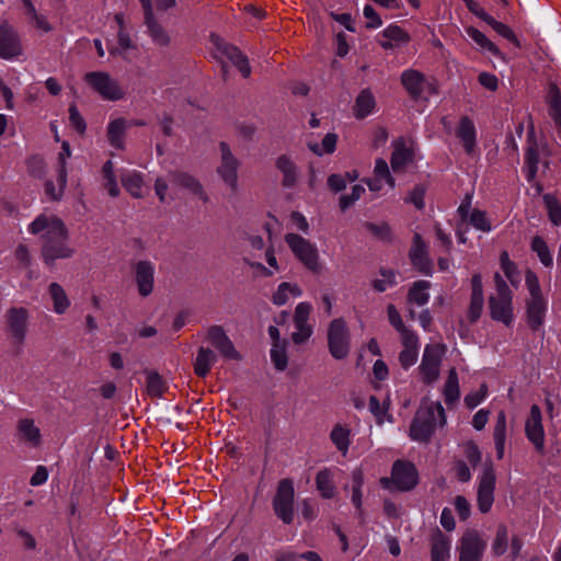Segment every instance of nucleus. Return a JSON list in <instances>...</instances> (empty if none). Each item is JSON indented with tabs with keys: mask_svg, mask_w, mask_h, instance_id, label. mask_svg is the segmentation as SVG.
I'll return each instance as SVG.
<instances>
[{
	"mask_svg": "<svg viewBox=\"0 0 561 561\" xmlns=\"http://www.w3.org/2000/svg\"><path fill=\"white\" fill-rule=\"evenodd\" d=\"M32 234H41V259L53 268L57 260L71 259L76 250L69 244V231L65 222L55 215L37 216L28 226Z\"/></svg>",
	"mask_w": 561,
	"mask_h": 561,
	"instance_id": "nucleus-1",
	"label": "nucleus"
},
{
	"mask_svg": "<svg viewBox=\"0 0 561 561\" xmlns=\"http://www.w3.org/2000/svg\"><path fill=\"white\" fill-rule=\"evenodd\" d=\"M440 426L446 424V414L440 402H423L416 410L410 425L411 439L419 443H430L436 430L437 419Z\"/></svg>",
	"mask_w": 561,
	"mask_h": 561,
	"instance_id": "nucleus-2",
	"label": "nucleus"
},
{
	"mask_svg": "<svg viewBox=\"0 0 561 561\" xmlns=\"http://www.w3.org/2000/svg\"><path fill=\"white\" fill-rule=\"evenodd\" d=\"M400 83L412 101L427 100L428 96L438 94L437 80L426 77L422 71L409 68L400 75Z\"/></svg>",
	"mask_w": 561,
	"mask_h": 561,
	"instance_id": "nucleus-3",
	"label": "nucleus"
},
{
	"mask_svg": "<svg viewBox=\"0 0 561 561\" xmlns=\"http://www.w3.org/2000/svg\"><path fill=\"white\" fill-rule=\"evenodd\" d=\"M209 41L213 45V56L221 64V70L226 75L228 71L224 58L230 60L244 78L251 75V67L248 57L233 44L228 43L216 33H211Z\"/></svg>",
	"mask_w": 561,
	"mask_h": 561,
	"instance_id": "nucleus-4",
	"label": "nucleus"
},
{
	"mask_svg": "<svg viewBox=\"0 0 561 561\" xmlns=\"http://www.w3.org/2000/svg\"><path fill=\"white\" fill-rule=\"evenodd\" d=\"M419 483V472L414 463L408 460L398 459L393 462L390 478H381L380 484L387 490L408 492Z\"/></svg>",
	"mask_w": 561,
	"mask_h": 561,
	"instance_id": "nucleus-5",
	"label": "nucleus"
},
{
	"mask_svg": "<svg viewBox=\"0 0 561 561\" xmlns=\"http://www.w3.org/2000/svg\"><path fill=\"white\" fill-rule=\"evenodd\" d=\"M285 242L295 257L310 272L319 274L322 270L318 248L297 233H286Z\"/></svg>",
	"mask_w": 561,
	"mask_h": 561,
	"instance_id": "nucleus-6",
	"label": "nucleus"
},
{
	"mask_svg": "<svg viewBox=\"0 0 561 561\" xmlns=\"http://www.w3.org/2000/svg\"><path fill=\"white\" fill-rule=\"evenodd\" d=\"M328 348L335 359H344L350 354L351 335L343 318L333 319L328 328Z\"/></svg>",
	"mask_w": 561,
	"mask_h": 561,
	"instance_id": "nucleus-7",
	"label": "nucleus"
},
{
	"mask_svg": "<svg viewBox=\"0 0 561 561\" xmlns=\"http://www.w3.org/2000/svg\"><path fill=\"white\" fill-rule=\"evenodd\" d=\"M294 499L295 489L293 481L290 479H282L278 482L272 504L275 515L287 525L294 522Z\"/></svg>",
	"mask_w": 561,
	"mask_h": 561,
	"instance_id": "nucleus-8",
	"label": "nucleus"
},
{
	"mask_svg": "<svg viewBox=\"0 0 561 561\" xmlns=\"http://www.w3.org/2000/svg\"><path fill=\"white\" fill-rule=\"evenodd\" d=\"M30 312L24 307H10L4 314L5 331L16 346H22L28 329Z\"/></svg>",
	"mask_w": 561,
	"mask_h": 561,
	"instance_id": "nucleus-9",
	"label": "nucleus"
},
{
	"mask_svg": "<svg viewBox=\"0 0 561 561\" xmlns=\"http://www.w3.org/2000/svg\"><path fill=\"white\" fill-rule=\"evenodd\" d=\"M84 80L104 100L119 101L125 96V92L119 85V83L113 78H111V76L107 72H88L84 77Z\"/></svg>",
	"mask_w": 561,
	"mask_h": 561,
	"instance_id": "nucleus-10",
	"label": "nucleus"
},
{
	"mask_svg": "<svg viewBox=\"0 0 561 561\" xmlns=\"http://www.w3.org/2000/svg\"><path fill=\"white\" fill-rule=\"evenodd\" d=\"M525 436L538 455H546V433L542 424V412L537 404L530 407L529 414L526 417Z\"/></svg>",
	"mask_w": 561,
	"mask_h": 561,
	"instance_id": "nucleus-11",
	"label": "nucleus"
},
{
	"mask_svg": "<svg viewBox=\"0 0 561 561\" xmlns=\"http://www.w3.org/2000/svg\"><path fill=\"white\" fill-rule=\"evenodd\" d=\"M496 483V476L491 461H486L480 477L477 502L479 511L483 514L490 512L494 502V490Z\"/></svg>",
	"mask_w": 561,
	"mask_h": 561,
	"instance_id": "nucleus-12",
	"label": "nucleus"
},
{
	"mask_svg": "<svg viewBox=\"0 0 561 561\" xmlns=\"http://www.w3.org/2000/svg\"><path fill=\"white\" fill-rule=\"evenodd\" d=\"M486 548V541L478 530L469 529L460 538L457 547L458 561H481Z\"/></svg>",
	"mask_w": 561,
	"mask_h": 561,
	"instance_id": "nucleus-13",
	"label": "nucleus"
},
{
	"mask_svg": "<svg viewBox=\"0 0 561 561\" xmlns=\"http://www.w3.org/2000/svg\"><path fill=\"white\" fill-rule=\"evenodd\" d=\"M219 151L220 164L217 167V173L232 192H237L240 161L233 156L230 146L225 141L219 144Z\"/></svg>",
	"mask_w": 561,
	"mask_h": 561,
	"instance_id": "nucleus-14",
	"label": "nucleus"
},
{
	"mask_svg": "<svg viewBox=\"0 0 561 561\" xmlns=\"http://www.w3.org/2000/svg\"><path fill=\"white\" fill-rule=\"evenodd\" d=\"M443 350L438 344H427L425 346L421 365L419 366L422 380L425 385H431L439 376V366L442 362Z\"/></svg>",
	"mask_w": 561,
	"mask_h": 561,
	"instance_id": "nucleus-15",
	"label": "nucleus"
},
{
	"mask_svg": "<svg viewBox=\"0 0 561 561\" xmlns=\"http://www.w3.org/2000/svg\"><path fill=\"white\" fill-rule=\"evenodd\" d=\"M22 44L14 27L3 21L0 23V58L13 59L22 55Z\"/></svg>",
	"mask_w": 561,
	"mask_h": 561,
	"instance_id": "nucleus-16",
	"label": "nucleus"
},
{
	"mask_svg": "<svg viewBox=\"0 0 561 561\" xmlns=\"http://www.w3.org/2000/svg\"><path fill=\"white\" fill-rule=\"evenodd\" d=\"M489 308L493 320L510 327L514 319L512 291L491 296L489 298Z\"/></svg>",
	"mask_w": 561,
	"mask_h": 561,
	"instance_id": "nucleus-17",
	"label": "nucleus"
},
{
	"mask_svg": "<svg viewBox=\"0 0 561 561\" xmlns=\"http://www.w3.org/2000/svg\"><path fill=\"white\" fill-rule=\"evenodd\" d=\"M207 340L227 359L240 360L241 355L221 325L214 324L207 330Z\"/></svg>",
	"mask_w": 561,
	"mask_h": 561,
	"instance_id": "nucleus-18",
	"label": "nucleus"
},
{
	"mask_svg": "<svg viewBox=\"0 0 561 561\" xmlns=\"http://www.w3.org/2000/svg\"><path fill=\"white\" fill-rule=\"evenodd\" d=\"M135 282L138 294L141 297H148L153 291L154 267L150 261L141 260L134 265Z\"/></svg>",
	"mask_w": 561,
	"mask_h": 561,
	"instance_id": "nucleus-19",
	"label": "nucleus"
},
{
	"mask_svg": "<svg viewBox=\"0 0 561 561\" xmlns=\"http://www.w3.org/2000/svg\"><path fill=\"white\" fill-rule=\"evenodd\" d=\"M412 265L424 275H432L433 263L428 257L426 243L420 233L413 236V244L409 252Z\"/></svg>",
	"mask_w": 561,
	"mask_h": 561,
	"instance_id": "nucleus-20",
	"label": "nucleus"
},
{
	"mask_svg": "<svg viewBox=\"0 0 561 561\" xmlns=\"http://www.w3.org/2000/svg\"><path fill=\"white\" fill-rule=\"evenodd\" d=\"M456 136L460 140L465 152L473 154L477 146V129L469 116H461L456 128Z\"/></svg>",
	"mask_w": 561,
	"mask_h": 561,
	"instance_id": "nucleus-21",
	"label": "nucleus"
},
{
	"mask_svg": "<svg viewBox=\"0 0 561 561\" xmlns=\"http://www.w3.org/2000/svg\"><path fill=\"white\" fill-rule=\"evenodd\" d=\"M169 181L197 195L204 203L209 201L199 181L190 173L172 171L169 173Z\"/></svg>",
	"mask_w": 561,
	"mask_h": 561,
	"instance_id": "nucleus-22",
	"label": "nucleus"
},
{
	"mask_svg": "<svg viewBox=\"0 0 561 561\" xmlns=\"http://www.w3.org/2000/svg\"><path fill=\"white\" fill-rule=\"evenodd\" d=\"M547 311V301L545 298L528 299L526 302V321L529 329L538 331L543 324Z\"/></svg>",
	"mask_w": 561,
	"mask_h": 561,
	"instance_id": "nucleus-23",
	"label": "nucleus"
},
{
	"mask_svg": "<svg viewBox=\"0 0 561 561\" xmlns=\"http://www.w3.org/2000/svg\"><path fill=\"white\" fill-rule=\"evenodd\" d=\"M471 287L472 291L468 309V320L471 323H474L480 318L483 309V286L479 274H474L472 276Z\"/></svg>",
	"mask_w": 561,
	"mask_h": 561,
	"instance_id": "nucleus-24",
	"label": "nucleus"
},
{
	"mask_svg": "<svg viewBox=\"0 0 561 561\" xmlns=\"http://www.w3.org/2000/svg\"><path fill=\"white\" fill-rule=\"evenodd\" d=\"M450 557V538L439 528L431 536V560L447 561Z\"/></svg>",
	"mask_w": 561,
	"mask_h": 561,
	"instance_id": "nucleus-25",
	"label": "nucleus"
},
{
	"mask_svg": "<svg viewBox=\"0 0 561 561\" xmlns=\"http://www.w3.org/2000/svg\"><path fill=\"white\" fill-rule=\"evenodd\" d=\"M527 142L528 147L525 152V173L527 181L531 183L537 176L538 164L540 162V149L533 133L528 135Z\"/></svg>",
	"mask_w": 561,
	"mask_h": 561,
	"instance_id": "nucleus-26",
	"label": "nucleus"
},
{
	"mask_svg": "<svg viewBox=\"0 0 561 561\" xmlns=\"http://www.w3.org/2000/svg\"><path fill=\"white\" fill-rule=\"evenodd\" d=\"M276 169L283 174L282 186L295 187L298 182V168L287 154H280L275 161Z\"/></svg>",
	"mask_w": 561,
	"mask_h": 561,
	"instance_id": "nucleus-27",
	"label": "nucleus"
},
{
	"mask_svg": "<svg viewBox=\"0 0 561 561\" xmlns=\"http://www.w3.org/2000/svg\"><path fill=\"white\" fill-rule=\"evenodd\" d=\"M493 442L496 451V458L502 460L504 458L505 445L507 439V421L505 411L501 410L493 426Z\"/></svg>",
	"mask_w": 561,
	"mask_h": 561,
	"instance_id": "nucleus-28",
	"label": "nucleus"
},
{
	"mask_svg": "<svg viewBox=\"0 0 561 561\" xmlns=\"http://www.w3.org/2000/svg\"><path fill=\"white\" fill-rule=\"evenodd\" d=\"M385 39L379 41V45L386 49H393L396 46L408 44L411 41V36L407 31L397 24H390L382 33Z\"/></svg>",
	"mask_w": 561,
	"mask_h": 561,
	"instance_id": "nucleus-29",
	"label": "nucleus"
},
{
	"mask_svg": "<svg viewBox=\"0 0 561 561\" xmlns=\"http://www.w3.org/2000/svg\"><path fill=\"white\" fill-rule=\"evenodd\" d=\"M548 104V114L554 122L557 131H561V90L559 87L551 82L548 87V93L546 96Z\"/></svg>",
	"mask_w": 561,
	"mask_h": 561,
	"instance_id": "nucleus-30",
	"label": "nucleus"
},
{
	"mask_svg": "<svg viewBox=\"0 0 561 561\" xmlns=\"http://www.w3.org/2000/svg\"><path fill=\"white\" fill-rule=\"evenodd\" d=\"M144 20L152 41L159 46H168L170 44V36L154 16L153 9L144 12Z\"/></svg>",
	"mask_w": 561,
	"mask_h": 561,
	"instance_id": "nucleus-31",
	"label": "nucleus"
},
{
	"mask_svg": "<svg viewBox=\"0 0 561 561\" xmlns=\"http://www.w3.org/2000/svg\"><path fill=\"white\" fill-rule=\"evenodd\" d=\"M127 121L124 117L113 119L107 125L106 137L112 147L118 150L125 148Z\"/></svg>",
	"mask_w": 561,
	"mask_h": 561,
	"instance_id": "nucleus-32",
	"label": "nucleus"
},
{
	"mask_svg": "<svg viewBox=\"0 0 561 561\" xmlns=\"http://www.w3.org/2000/svg\"><path fill=\"white\" fill-rule=\"evenodd\" d=\"M215 362V352L208 347L201 346L193 363L194 374L199 378H205L209 374Z\"/></svg>",
	"mask_w": 561,
	"mask_h": 561,
	"instance_id": "nucleus-33",
	"label": "nucleus"
},
{
	"mask_svg": "<svg viewBox=\"0 0 561 561\" xmlns=\"http://www.w3.org/2000/svg\"><path fill=\"white\" fill-rule=\"evenodd\" d=\"M376 106L375 96L369 89L359 92L353 106L354 116L357 119H364L374 111Z\"/></svg>",
	"mask_w": 561,
	"mask_h": 561,
	"instance_id": "nucleus-34",
	"label": "nucleus"
},
{
	"mask_svg": "<svg viewBox=\"0 0 561 561\" xmlns=\"http://www.w3.org/2000/svg\"><path fill=\"white\" fill-rule=\"evenodd\" d=\"M431 288V283L428 280H416L412 284L409 289L407 300L409 304H414L417 306H424L430 300V295L427 290Z\"/></svg>",
	"mask_w": 561,
	"mask_h": 561,
	"instance_id": "nucleus-35",
	"label": "nucleus"
},
{
	"mask_svg": "<svg viewBox=\"0 0 561 561\" xmlns=\"http://www.w3.org/2000/svg\"><path fill=\"white\" fill-rule=\"evenodd\" d=\"M147 375L146 390L152 398H161L168 390V385L162 376L154 370H145Z\"/></svg>",
	"mask_w": 561,
	"mask_h": 561,
	"instance_id": "nucleus-36",
	"label": "nucleus"
},
{
	"mask_svg": "<svg viewBox=\"0 0 561 561\" xmlns=\"http://www.w3.org/2000/svg\"><path fill=\"white\" fill-rule=\"evenodd\" d=\"M317 490L323 499H332L335 494V485L330 469L324 468L316 476Z\"/></svg>",
	"mask_w": 561,
	"mask_h": 561,
	"instance_id": "nucleus-37",
	"label": "nucleus"
},
{
	"mask_svg": "<svg viewBox=\"0 0 561 561\" xmlns=\"http://www.w3.org/2000/svg\"><path fill=\"white\" fill-rule=\"evenodd\" d=\"M444 399L447 405H451L459 400V380L455 368H451L448 373L447 380L444 386Z\"/></svg>",
	"mask_w": 561,
	"mask_h": 561,
	"instance_id": "nucleus-38",
	"label": "nucleus"
},
{
	"mask_svg": "<svg viewBox=\"0 0 561 561\" xmlns=\"http://www.w3.org/2000/svg\"><path fill=\"white\" fill-rule=\"evenodd\" d=\"M50 298L54 302V311L62 314L70 306V301L65 289L58 283H51L48 287Z\"/></svg>",
	"mask_w": 561,
	"mask_h": 561,
	"instance_id": "nucleus-39",
	"label": "nucleus"
},
{
	"mask_svg": "<svg viewBox=\"0 0 561 561\" xmlns=\"http://www.w3.org/2000/svg\"><path fill=\"white\" fill-rule=\"evenodd\" d=\"M18 431L21 436L33 446L41 443V431L35 426L32 419H22L18 423Z\"/></svg>",
	"mask_w": 561,
	"mask_h": 561,
	"instance_id": "nucleus-40",
	"label": "nucleus"
},
{
	"mask_svg": "<svg viewBox=\"0 0 561 561\" xmlns=\"http://www.w3.org/2000/svg\"><path fill=\"white\" fill-rule=\"evenodd\" d=\"M413 160V151L401 144L392 151L390 163L394 172L401 171Z\"/></svg>",
	"mask_w": 561,
	"mask_h": 561,
	"instance_id": "nucleus-41",
	"label": "nucleus"
},
{
	"mask_svg": "<svg viewBox=\"0 0 561 561\" xmlns=\"http://www.w3.org/2000/svg\"><path fill=\"white\" fill-rule=\"evenodd\" d=\"M466 33L482 49L488 50L493 56H502L501 50L497 48V46L474 26H468L466 28Z\"/></svg>",
	"mask_w": 561,
	"mask_h": 561,
	"instance_id": "nucleus-42",
	"label": "nucleus"
},
{
	"mask_svg": "<svg viewBox=\"0 0 561 561\" xmlns=\"http://www.w3.org/2000/svg\"><path fill=\"white\" fill-rule=\"evenodd\" d=\"M508 548V529L505 524H500L496 527L495 537L493 539L491 551L494 557L503 556Z\"/></svg>",
	"mask_w": 561,
	"mask_h": 561,
	"instance_id": "nucleus-43",
	"label": "nucleus"
},
{
	"mask_svg": "<svg viewBox=\"0 0 561 561\" xmlns=\"http://www.w3.org/2000/svg\"><path fill=\"white\" fill-rule=\"evenodd\" d=\"M350 436L351 431L345 426H342L341 424H336L330 434L332 443L343 454H345L348 450V447L351 445Z\"/></svg>",
	"mask_w": 561,
	"mask_h": 561,
	"instance_id": "nucleus-44",
	"label": "nucleus"
},
{
	"mask_svg": "<svg viewBox=\"0 0 561 561\" xmlns=\"http://www.w3.org/2000/svg\"><path fill=\"white\" fill-rule=\"evenodd\" d=\"M337 135L334 133H329L324 136L321 144L318 142H308V148L317 156H322L324 153H333L336 149Z\"/></svg>",
	"mask_w": 561,
	"mask_h": 561,
	"instance_id": "nucleus-45",
	"label": "nucleus"
},
{
	"mask_svg": "<svg viewBox=\"0 0 561 561\" xmlns=\"http://www.w3.org/2000/svg\"><path fill=\"white\" fill-rule=\"evenodd\" d=\"M530 248L538 255L540 262L546 267L552 266V263H553L552 255L550 253L547 242L545 241V239L542 237H540V236L534 237L531 240V243H530Z\"/></svg>",
	"mask_w": 561,
	"mask_h": 561,
	"instance_id": "nucleus-46",
	"label": "nucleus"
},
{
	"mask_svg": "<svg viewBox=\"0 0 561 561\" xmlns=\"http://www.w3.org/2000/svg\"><path fill=\"white\" fill-rule=\"evenodd\" d=\"M288 293L294 296H300L301 290L297 285L290 283H282L278 285L277 290L272 296V301L276 306H283L288 301Z\"/></svg>",
	"mask_w": 561,
	"mask_h": 561,
	"instance_id": "nucleus-47",
	"label": "nucleus"
},
{
	"mask_svg": "<svg viewBox=\"0 0 561 561\" xmlns=\"http://www.w3.org/2000/svg\"><path fill=\"white\" fill-rule=\"evenodd\" d=\"M549 220L554 226L561 225V204L558 198L552 194H545L542 196Z\"/></svg>",
	"mask_w": 561,
	"mask_h": 561,
	"instance_id": "nucleus-48",
	"label": "nucleus"
},
{
	"mask_svg": "<svg viewBox=\"0 0 561 561\" xmlns=\"http://www.w3.org/2000/svg\"><path fill=\"white\" fill-rule=\"evenodd\" d=\"M124 188L136 198L141 197L142 178L139 173L133 172L122 176Z\"/></svg>",
	"mask_w": 561,
	"mask_h": 561,
	"instance_id": "nucleus-49",
	"label": "nucleus"
},
{
	"mask_svg": "<svg viewBox=\"0 0 561 561\" xmlns=\"http://www.w3.org/2000/svg\"><path fill=\"white\" fill-rule=\"evenodd\" d=\"M287 342L284 340L282 344H273L271 350V359L276 370L283 371L286 369L288 364V357L286 353Z\"/></svg>",
	"mask_w": 561,
	"mask_h": 561,
	"instance_id": "nucleus-50",
	"label": "nucleus"
},
{
	"mask_svg": "<svg viewBox=\"0 0 561 561\" xmlns=\"http://www.w3.org/2000/svg\"><path fill=\"white\" fill-rule=\"evenodd\" d=\"M500 263L505 276L511 282V284L515 286L519 282V273L517 265L510 260L508 253L506 251L501 253Z\"/></svg>",
	"mask_w": 561,
	"mask_h": 561,
	"instance_id": "nucleus-51",
	"label": "nucleus"
},
{
	"mask_svg": "<svg viewBox=\"0 0 561 561\" xmlns=\"http://www.w3.org/2000/svg\"><path fill=\"white\" fill-rule=\"evenodd\" d=\"M381 279H374L371 283L373 288L378 293H383L388 287H392L397 284L396 282V273L393 270L383 268L379 270Z\"/></svg>",
	"mask_w": 561,
	"mask_h": 561,
	"instance_id": "nucleus-52",
	"label": "nucleus"
},
{
	"mask_svg": "<svg viewBox=\"0 0 561 561\" xmlns=\"http://www.w3.org/2000/svg\"><path fill=\"white\" fill-rule=\"evenodd\" d=\"M500 36L506 38L508 42H511L515 47L520 48V43L513 30L502 23L496 21L494 18L490 19L488 23Z\"/></svg>",
	"mask_w": 561,
	"mask_h": 561,
	"instance_id": "nucleus-53",
	"label": "nucleus"
},
{
	"mask_svg": "<svg viewBox=\"0 0 561 561\" xmlns=\"http://www.w3.org/2000/svg\"><path fill=\"white\" fill-rule=\"evenodd\" d=\"M71 150L68 141H64L61 144V151L58 154L59 167L57 170V182L61 185H66L67 183V169H66V160L70 158Z\"/></svg>",
	"mask_w": 561,
	"mask_h": 561,
	"instance_id": "nucleus-54",
	"label": "nucleus"
},
{
	"mask_svg": "<svg viewBox=\"0 0 561 561\" xmlns=\"http://www.w3.org/2000/svg\"><path fill=\"white\" fill-rule=\"evenodd\" d=\"M69 123L70 126L80 135H84L87 131V123L83 116L80 114L77 105L71 103L69 105Z\"/></svg>",
	"mask_w": 561,
	"mask_h": 561,
	"instance_id": "nucleus-55",
	"label": "nucleus"
},
{
	"mask_svg": "<svg viewBox=\"0 0 561 561\" xmlns=\"http://www.w3.org/2000/svg\"><path fill=\"white\" fill-rule=\"evenodd\" d=\"M470 224L480 231L489 232L492 229L491 222L486 216V213L474 208L470 214Z\"/></svg>",
	"mask_w": 561,
	"mask_h": 561,
	"instance_id": "nucleus-56",
	"label": "nucleus"
},
{
	"mask_svg": "<svg viewBox=\"0 0 561 561\" xmlns=\"http://www.w3.org/2000/svg\"><path fill=\"white\" fill-rule=\"evenodd\" d=\"M365 228L379 240L390 242L392 239L391 228L386 222H382L380 225L374 222H366Z\"/></svg>",
	"mask_w": 561,
	"mask_h": 561,
	"instance_id": "nucleus-57",
	"label": "nucleus"
},
{
	"mask_svg": "<svg viewBox=\"0 0 561 561\" xmlns=\"http://www.w3.org/2000/svg\"><path fill=\"white\" fill-rule=\"evenodd\" d=\"M463 454L469 463L476 468L482 459V454L480 451L479 446L473 440H468L463 445Z\"/></svg>",
	"mask_w": 561,
	"mask_h": 561,
	"instance_id": "nucleus-58",
	"label": "nucleus"
},
{
	"mask_svg": "<svg viewBox=\"0 0 561 561\" xmlns=\"http://www.w3.org/2000/svg\"><path fill=\"white\" fill-rule=\"evenodd\" d=\"M296 331L291 334L295 344L305 343L312 334V327L308 322H294Z\"/></svg>",
	"mask_w": 561,
	"mask_h": 561,
	"instance_id": "nucleus-59",
	"label": "nucleus"
},
{
	"mask_svg": "<svg viewBox=\"0 0 561 561\" xmlns=\"http://www.w3.org/2000/svg\"><path fill=\"white\" fill-rule=\"evenodd\" d=\"M374 173L376 178L385 180L390 187H394V179L390 174L388 163L383 159L376 160Z\"/></svg>",
	"mask_w": 561,
	"mask_h": 561,
	"instance_id": "nucleus-60",
	"label": "nucleus"
},
{
	"mask_svg": "<svg viewBox=\"0 0 561 561\" xmlns=\"http://www.w3.org/2000/svg\"><path fill=\"white\" fill-rule=\"evenodd\" d=\"M425 187L421 184L415 185L409 196L405 198L407 203L413 204L417 209H423L425 206Z\"/></svg>",
	"mask_w": 561,
	"mask_h": 561,
	"instance_id": "nucleus-61",
	"label": "nucleus"
},
{
	"mask_svg": "<svg viewBox=\"0 0 561 561\" xmlns=\"http://www.w3.org/2000/svg\"><path fill=\"white\" fill-rule=\"evenodd\" d=\"M526 286L530 294L529 299L543 298L538 277L531 271H527L526 273Z\"/></svg>",
	"mask_w": 561,
	"mask_h": 561,
	"instance_id": "nucleus-62",
	"label": "nucleus"
},
{
	"mask_svg": "<svg viewBox=\"0 0 561 561\" xmlns=\"http://www.w3.org/2000/svg\"><path fill=\"white\" fill-rule=\"evenodd\" d=\"M456 512L460 520H467L471 513V506L468 500L462 495H457L454 501Z\"/></svg>",
	"mask_w": 561,
	"mask_h": 561,
	"instance_id": "nucleus-63",
	"label": "nucleus"
},
{
	"mask_svg": "<svg viewBox=\"0 0 561 561\" xmlns=\"http://www.w3.org/2000/svg\"><path fill=\"white\" fill-rule=\"evenodd\" d=\"M399 333L401 335V343L403 345V348H410V350L419 348V337L413 331L405 328V329L399 331Z\"/></svg>",
	"mask_w": 561,
	"mask_h": 561,
	"instance_id": "nucleus-64",
	"label": "nucleus"
}]
</instances>
